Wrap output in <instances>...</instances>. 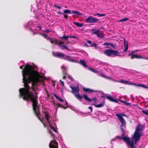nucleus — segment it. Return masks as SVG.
Listing matches in <instances>:
<instances>
[{
  "mask_svg": "<svg viewBox=\"0 0 148 148\" xmlns=\"http://www.w3.org/2000/svg\"><path fill=\"white\" fill-rule=\"evenodd\" d=\"M60 82H61L62 86H64V82L63 81H62L61 79L60 80Z\"/></svg>",
  "mask_w": 148,
  "mask_h": 148,
  "instance_id": "nucleus-41",
  "label": "nucleus"
},
{
  "mask_svg": "<svg viewBox=\"0 0 148 148\" xmlns=\"http://www.w3.org/2000/svg\"><path fill=\"white\" fill-rule=\"evenodd\" d=\"M92 34H96L97 37L99 38H103V36L102 35L101 33L100 30L92 29H91Z\"/></svg>",
  "mask_w": 148,
  "mask_h": 148,
  "instance_id": "nucleus-10",
  "label": "nucleus"
},
{
  "mask_svg": "<svg viewBox=\"0 0 148 148\" xmlns=\"http://www.w3.org/2000/svg\"><path fill=\"white\" fill-rule=\"evenodd\" d=\"M60 47L62 50L66 49L68 50H69L70 49L69 48L67 47L66 45H62Z\"/></svg>",
  "mask_w": 148,
  "mask_h": 148,
  "instance_id": "nucleus-24",
  "label": "nucleus"
},
{
  "mask_svg": "<svg viewBox=\"0 0 148 148\" xmlns=\"http://www.w3.org/2000/svg\"><path fill=\"white\" fill-rule=\"evenodd\" d=\"M142 112L144 114L148 116V110H142Z\"/></svg>",
  "mask_w": 148,
  "mask_h": 148,
  "instance_id": "nucleus-32",
  "label": "nucleus"
},
{
  "mask_svg": "<svg viewBox=\"0 0 148 148\" xmlns=\"http://www.w3.org/2000/svg\"><path fill=\"white\" fill-rule=\"evenodd\" d=\"M67 60L68 61H70V62H75V60H72L71 59H67Z\"/></svg>",
  "mask_w": 148,
  "mask_h": 148,
  "instance_id": "nucleus-39",
  "label": "nucleus"
},
{
  "mask_svg": "<svg viewBox=\"0 0 148 148\" xmlns=\"http://www.w3.org/2000/svg\"><path fill=\"white\" fill-rule=\"evenodd\" d=\"M65 102H66L65 103V105H68V103H67V101L66 100H65Z\"/></svg>",
  "mask_w": 148,
  "mask_h": 148,
  "instance_id": "nucleus-60",
  "label": "nucleus"
},
{
  "mask_svg": "<svg viewBox=\"0 0 148 148\" xmlns=\"http://www.w3.org/2000/svg\"><path fill=\"white\" fill-rule=\"evenodd\" d=\"M37 27L39 28L40 30H41V27L40 26H39L38 27Z\"/></svg>",
  "mask_w": 148,
  "mask_h": 148,
  "instance_id": "nucleus-59",
  "label": "nucleus"
},
{
  "mask_svg": "<svg viewBox=\"0 0 148 148\" xmlns=\"http://www.w3.org/2000/svg\"><path fill=\"white\" fill-rule=\"evenodd\" d=\"M38 102L32 103V106L33 107V109L35 115L37 117L38 119L43 124L44 122H43V121L41 120L39 116V115L40 114L39 112V108L38 106Z\"/></svg>",
  "mask_w": 148,
  "mask_h": 148,
  "instance_id": "nucleus-3",
  "label": "nucleus"
},
{
  "mask_svg": "<svg viewBox=\"0 0 148 148\" xmlns=\"http://www.w3.org/2000/svg\"><path fill=\"white\" fill-rule=\"evenodd\" d=\"M87 42L89 44H91V41L90 40H88L87 41Z\"/></svg>",
  "mask_w": 148,
  "mask_h": 148,
  "instance_id": "nucleus-55",
  "label": "nucleus"
},
{
  "mask_svg": "<svg viewBox=\"0 0 148 148\" xmlns=\"http://www.w3.org/2000/svg\"><path fill=\"white\" fill-rule=\"evenodd\" d=\"M110 43L109 42H106L105 43L103 44V45H107V46H110Z\"/></svg>",
  "mask_w": 148,
  "mask_h": 148,
  "instance_id": "nucleus-40",
  "label": "nucleus"
},
{
  "mask_svg": "<svg viewBox=\"0 0 148 148\" xmlns=\"http://www.w3.org/2000/svg\"><path fill=\"white\" fill-rule=\"evenodd\" d=\"M50 39L51 40L52 39L51 38H47V40H49Z\"/></svg>",
  "mask_w": 148,
  "mask_h": 148,
  "instance_id": "nucleus-61",
  "label": "nucleus"
},
{
  "mask_svg": "<svg viewBox=\"0 0 148 148\" xmlns=\"http://www.w3.org/2000/svg\"><path fill=\"white\" fill-rule=\"evenodd\" d=\"M123 44L125 48V49L124 50V52H126L127 51L128 49V44L127 42L125 40V39L124 40Z\"/></svg>",
  "mask_w": 148,
  "mask_h": 148,
  "instance_id": "nucleus-17",
  "label": "nucleus"
},
{
  "mask_svg": "<svg viewBox=\"0 0 148 148\" xmlns=\"http://www.w3.org/2000/svg\"><path fill=\"white\" fill-rule=\"evenodd\" d=\"M64 13L65 14L69 13L70 14L74 13L77 14L78 15H80L81 16L83 15V14L81 13L78 11L74 10L71 11V10H64Z\"/></svg>",
  "mask_w": 148,
  "mask_h": 148,
  "instance_id": "nucleus-12",
  "label": "nucleus"
},
{
  "mask_svg": "<svg viewBox=\"0 0 148 148\" xmlns=\"http://www.w3.org/2000/svg\"><path fill=\"white\" fill-rule=\"evenodd\" d=\"M69 38H76L75 36H69Z\"/></svg>",
  "mask_w": 148,
  "mask_h": 148,
  "instance_id": "nucleus-56",
  "label": "nucleus"
},
{
  "mask_svg": "<svg viewBox=\"0 0 148 148\" xmlns=\"http://www.w3.org/2000/svg\"><path fill=\"white\" fill-rule=\"evenodd\" d=\"M23 66V65H22L21 66H20V68L21 69H23V67H22Z\"/></svg>",
  "mask_w": 148,
  "mask_h": 148,
  "instance_id": "nucleus-62",
  "label": "nucleus"
},
{
  "mask_svg": "<svg viewBox=\"0 0 148 148\" xmlns=\"http://www.w3.org/2000/svg\"><path fill=\"white\" fill-rule=\"evenodd\" d=\"M93 72L95 73H97L98 72V71L96 70L93 69Z\"/></svg>",
  "mask_w": 148,
  "mask_h": 148,
  "instance_id": "nucleus-51",
  "label": "nucleus"
},
{
  "mask_svg": "<svg viewBox=\"0 0 148 148\" xmlns=\"http://www.w3.org/2000/svg\"><path fill=\"white\" fill-rule=\"evenodd\" d=\"M70 87L72 89V91L71 92L75 96L76 98L80 101H82L83 95L81 96L78 93L79 91V87L77 86L76 87H73L71 86H70Z\"/></svg>",
  "mask_w": 148,
  "mask_h": 148,
  "instance_id": "nucleus-2",
  "label": "nucleus"
},
{
  "mask_svg": "<svg viewBox=\"0 0 148 148\" xmlns=\"http://www.w3.org/2000/svg\"><path fill=\"white\" fill-rule=\"evenodd\" d=\"M54 96L55 97L59 99V100L60 101V102H64V101L63 100V99H62L61 98H60V97H58L56 94H54Z\"/></svg>",
  "mask_w": 148,
  "mask_h": 148,
  "instance_id": "nucleus-28",
  "label": "nucleus"
},
{
  "mask_svg": "<svg viewBox=\"0 0 148 148\" xmlns=\"http://www.w3.org/2000/svg\"><path fill=\"white\" fill-rule=\"evenodd\" d=\"M143 59L148 60V58H143Z\"/></svg>",
  "mask_w": 148,
  "mask_h": 148,
  "instance_id": "nucleus-63",
  "label": "nucleus"
},
{
  "mask_svg": "<svg viewBox=\"0 0 148 148\" xmlns=\"http://www.w3.org/2000/svg\"><path fill=\"white\" fill-rule=\"evenodd\" d=\"M64 44V42H62V41H59V44L58 46L59 47H60L62 46L61 45L62 44Z\"/></svg>",
  "mask_w": 148,
  "mask_h": 148,
  "instance_id": "nucleus-34",
  "label": "nucleus"
},
{
  "mask_svg": "<svg viewBox=\"0 0 148 148\" xmlns=\"http://www.w3.org/2000/svg\"><path fill=\"white\" fill-rule=\"evenodd\" d=\"M49 146L50 148H58V143L55 139L51 141Z\"/></svg>",
  "mask_w": 148,
  "mask_h": 148,
  "instance_id": "nucleus-11",
  "label": "nucleus"
},
{
  "mask_svg": "<svg viewBox=\"0 0 148 148\" xmlns=\"http://www.w3.org/2000/svg\"><path fill=\"white\" fill-rule=\"evenodd\" d=\"M118 82L124 84H126L129 83V81H128L125 80L123 79H122L120 81H118Z\"/></svg>",
  "mask_w": 148,
  "mask_h": 148,
  "instance_id": "nucleus-26",
  "label": "nucleus"
},
{
  "mask_svg": "<svg viewBox=\"0 0 148 148\" xmlns=\"http://www.w3.org/2000/svg\"><path fill=\"white\" fill-rule=\"evenodd\" d=\"M116 138L118 139H122L123 141H125L127 144L130 140L129 138L127 136L122 137L119 136H117Z\"/></svg>",
  "mask_w": 148,
  "mask_h": 148,
  "instance_id": "nucleus-13",
  "label": "nucleus"
},
{
  "mask_svg": "<svg viewBox=\"0 0 148 148\" xmlns=\"http://www.w3.org/2000/svg\"><path fill=\"white\" fill-rule=\"evenodd\" d=\"M50 41L51 44H53L54 42V39L53 40H52L51 39L50 40Z\"/></svg>",
  "mask_w": 148,
  "mask_h": 148,
  "instance_id": "nucleus-53",
  "label": "nucleus"
},
{
  "mask_svg": "<svg viewBox=\"0 0 148 148\" xmlns=\"http://www.w3.org/2000/svg\"><path fill=\"white\" fill-rule=\"evenodd\" d=\"M73 24L76 26L79 27H81L83 26V24L82 23H80L79 22H74Z\"/></svg>",
  "mask_w": 148,
  "mask_h": 148,
  "instance_id": "nucleus-23",
  "label": "nucleus"
},
{
  "mask_svg": "<svg viewBox=\"0 0 148 148\" xmlns=\"http://www.w3.org/2000/svg\"><path fill=\"white\" fill-rule=\"evenodd\" d=\"M134 140H132L130 141L127 144L131 148H136L135 147H134V144H135Z\"/></svg>",
  "mask_w": 148,
  "mask_h": 148,
  "instance_id": "nucleus-14",
  "label": "nucleus"
},
{
  "mask_svg": "<svg viewBox=\"0 0 148 148\" xmlns=\"http://www.w3.org/2000/svg\"><path fill=\"white\" fill-rule=\"evenodd\" d=\"M44 114L45 115V117L46 118L47 121L49 123V116L48 113L46 112H44Z\"/></svg>",
  "mask_w": 148,
  "mask_h": 148,
  "instance_id": "nucleus-22",
  "label": "nucleus"
},
{
  "mask_svg": "<svg viewBox=\"0 0 148 148\" xmlns=\"http://www.w3.org/2000/svg\"><path fill=\"white\" fill-rule=\"evenodd\" d=\"M84 45L85 46H86V47H90V45L88 46L86 44H84Z\"/></svg>",
  "mask_w": 148,
  "mask_h": 148,
  "instance_id": "nucleus-57",
  "label": "nucleus"
},
{
  "mask_svg": "<svg viewBox=\"0 0 148 148\" xmlns=\"http://www.w3.org/2000/svg\"><path fill=\"white\" fill-rule=\"evenodd\" d=\"M134 58L143 59V57L141 55L138 56L137 54H133V55H132V56L131 57V59H133Z\"/></svg>",
  "mask_w": 148,
  "mask_h": 148,
  "instance_id": "nucleus-18",
  "label": "nucleus"
},
{
  "mask_svg": "<svg viewBox=\"0 0 148 148\" xmlns=\"http://www.w3.org/2000/svg\"><path fill=\"white\" fill-rule=\"evenodd\" d=\"M61 68L63 69L62 71L63 72V73H64V74H65V72L66 71V69L63 66H62Z\"/></svg>",
  "mask_w": 148,
  "mask_h": 148,
  "instance_id": "nucleus-35",
  "label": "nucleus"
},
{
  "mask_svg": "<svg viewBox=\"0 0 148 148\" xmlns=\"http://www.w3.org/2000/svg\"><path fill=\"white\" fill-rule=\"evenodd\" d=\"M83 97L85 100L88 102H91L92 101H93L94 103H97L98 102L97 99L96 97H94L90 99L88 98L87 95L86 94H84L83 95Z\"/></svg>",
  "mask_w": 148,
  "mask_h": 148,
  "instance_id": "nucleus-9",
  "label": "nucleus"
},
{
  "mask_svg": "<svg viewBox=\"0 0 148 148\" xmlns=\"http://www.w3.org/2000/svg\"><path fill=\"white\" fill-rule=\"evenodd\" d=\"M132 84V85L135 86L136 87L141 86L145 88H148V86H146L144 84H137L135 83H133Z\"/></svg>",
  "mask_w": 148,
  "mask_h": 148,
  "instance_id": "nucleus-19",
  "label": "nucleus"
},
{
  "mask_svg": "<svg viewBox=\"0 0 148 148\" xmlns=\"http://www.w3.org/2000/svg\"><path fill=\"white\" fill-rule=\"evenodd\" d=\"M119 101H121V102L122 103H124V104H125V101H123V100H120V99H119Z\"/></svg>",
  "mask_w": 148,
  "mask_h": 148,
  "instance_id": "nucleus-50",
  "label": "nucleus"
},
{
  "mask_svg": "<svg viewBox=\"0 0 148 148\" xmlns=\"http://www.w3.org/2000/svg\"><path fill=\"white\" fill-rule=\"evenodd\" d=\"M69 38V36H64L62 37H60V38L62 39H65L66 40H67L68 39V38Z\"/></svg>",
  "mask_w": 148,
  "mask_h": 148,
  "instance_id": "nucleus-27",
  "label": "nucleus"
},
{
  "mask_svg": "<svg viewBox=\"0 0 148 148\" xmlns=\"http://www.w3.org/2000/svg\"><path fill=\"white\" fill-rule=\"evenodd\" d=\"M123 115L124 116V114H116V116L118 118L119 120L120 121L121 123V125H120L121 129L122 132V133L123 135L125 134V132L124 130L123 127V125H125V121L123 117L122 116Z\"/></svg>",
  "mask_w": 148,
  "mask_h": 148,
  "instance_id": "nucleus-5",
  "label": "nucleus"
},
{
  "mask_svg": "<svg viewBox=\"0 0 148 148\" xmlns=\"http://www.w3.org/2000/svg\"><path fill=\"white\" fill-rule=\"evenodd\" d=\"M22 73L24 88L19 89V97H22L23 100L26 101L30 100L32 103H38L37 93H34L30 90L32 89L35 91V86L39 82L38 72L34 70L32 66L26 64L22 70Z\"/></svg>",
  "mask_w": 148,
  "mask_h": 148,
  "instance_id": "nucleus-1",
  "label": "nucleus"
},
{
  "mask_svg": "<svg viewBox=\"0 0 148 148\" xmlns=\"http://www.w3.org/2000/svg\"><path fill=\"white\" fill-rule=\"evenodd\" d=\"M129 19V18H123L119 20L118 21L119 22H123V21H126L128 20Z\"/></svg>",
  "mask_w": 148,
  "mask_h": 148,
  "instance_id": "nucleus-30",
  "label": "nucleus"
},
{
  "mask_svg": "<svg viewBox=\"0 0 148 148\" xmlns=\"http://www.w3.org/2000/svg\"><path fill=\"white\" fill-rule=\"evenodd\" d=\"M100 76L103 78H106V75L103 73H101L100 74Z\"/></svg>",
  "mask_w": 148,
  "mask_h": 148,
  "instance_id": "nucleus-37",
  "label": "nucleus"
},
{
  "mask_svg": "<svg viewBox=\"0 0 148 148\" xmlns=\"http://www.w3.org/2000/svg\"><path fill=\"white\" fill-rule=\"evenodd\" d=\"M40 34L41 36H42L44 37L45 38H47L48 37V36L46 34H42L41 33H40Z\"/></svg>",
  "mask_w": 148,
  "mask_h": 148,
  "instance_id": "nucleus-33",
  "label": "nucleus"
},
{
  "mask_svg": "<svg viewBox=\"0 0 148 148\" xmlns=\"http://www.w3.org/2000/svg\"><path fill=\"white\" fill-rule=\"evenodd\" d=\"M104 105V102L101 103H99L98 105H96V104H92V105H94L95 106V107L96 108H101V107L103 106Z\"/></svg>",
  "mask_w": 148,
  "mask_h": 148,
  "instance_id": "nucleus-21",
  "label": "nucleus"
},
{
  "mask_svg": "<svg viewBox=\"0 0 148 148\" xmlns=\"http://www.w3.org/2000/svg\"><path fill=\"white\" fill-rule=\"evenodd\" d=\"M99 21V20L97 18L91 16H89L85 19L86 22L89 23H97Z\"/></svg>",
  "mask_w": 148,
  "mask_h": 148,
  "instance_id": "nucleus-8",
  "label": "nucleus"
},
{
  "mask_svg": "<svg viewBox=\"0 0 148 148\" xmlns=\"http://www.w3.org/2000/svg\"><path fill=\"white\" fill-rule=\"evenodd\" d=\"M58 14H62V15H64V17L65 18L67 19L68 18V16L67 15L65 14L64 13H63L62 12H61L60 11H59L57 12Z\"/></svg>",
  "mask_w": 148,
  "mask_h": 148,
  "instance_id": "nucleus-25",
  "label": "nucleus"
},
{
  "mask_svg": "<svg viewBox=\"0 0 148 148\" xmlns=\"http://www.w3.org/2000/svg\"><path fill=\"white\" fill-rule=\"evenodd\" d=\"M90 47H96V44L94 42L93 44L91 45H90Z\"/></svg>",
  "mask_w": 148,
  "mask_h": 148,
  "instance_id": "nucleus-38",
  "label": "nucleus"
},
{
  "mask_svg": "<svg viewBox=\"0 0 148 148\" xmlns=\"http://www.w3.org/2000/svg\"><path fill=\"white\" fill-rule=\"evenodd\" d=\"M68 76L69 77H70V79L71 81H73L74 80V79L73 77H71L70 76H69V75H68Z\"/></svg>",
  "mask_w": 148,
  "mask_h": 148,
  "instance_id": "nucleus-47",
  "label": "nucleus"
},
{
  "mask_svg": "<svg viewBox=\"0 0 148 148\" xmlns=\"http://www.w3.org/2000/svg\"><path fill=\"white\" fill-rule=\"evenodd\" d=\"M110 46L112 47H114V46L113 44L110 43Z\"/></svg>",
  "mask_w": 148,
  "mask_h": 148,
  "instance_id": "nucleus-52",
  "label": "nucleus"
},
{
  "mask_svg": "<svg viewBox=\"0 0 148 148\" xmlns=\"http://www.w3.org/2000/svg\"><path fill=\"white\" fill-rule=\"evenodd\" d=\"M53 55L56 57L64 59H65V57L66 58H68L70 57L69 56H66L63 53L59 52L53 53Z\"/></svg>",
  "mask_w": 148,
  "mask_h": 148,
  "instance_id": "nucleus-7",
  "label": "nucleus"
},
{
  "mask_svg": "<svg viewBox=\"0 0 148 148\" xmlns=\"http://www.w3.org/2000/svg\"><path fill=\"white\" fill-rule=\"evenodd\" d=\"M68 107V106H66V107H65V106H61V108H63L64 109H66Z\"/></svg>",
  "mask_w": 148,
  "mask_h": 148,
  "instance_id": "nucleus-46",
  "label": "nucleus"
},
{
  "mask_svg": "<svg viewBox=\"0 0 148 148\" xmlns=\"http://www.w3.org/2000/svg\"><path fill=\"white\" fill-rule=\"evenodd\" d=\"M83 91L86 92L91 93L92 92H95L96 91L95 90L89 88H83Z\"/></svg>",
  "mask_w": 148,
  "mask_h": 148,
  "instance_id": "nucleus-15",
  "label": "nucleus"
},
{
  "mask_svg": "<svg viewBox=\"0 0 148 148\" xmlns=\"http://www.w3.org/2000/svg\"><path fill=\"white\" fill-rule=\"evenodd\" d=\"M79 63L84 67H87V66L86 64V62L84 60H81L79 61Z\"/></svg>",
  "mask_w": 148,
  "mask_h": 148,
  "instance_id": "nucleus-20",
  "label": "nucleus"
},
{
  "mask_svg": "<svg viewBox=\"0 0 148 148\" xmlns=\"http://www.w3.org/2000/svg\"><path fill=\"white\" fill-rule=\"evenodd\" d=\"M104 53L108 56H113L115 57L116 56H121L119 54V52L116 51L114 50L110 49H107L103 51Z\"/></svg>",
  "mask_w": 148,
  "mask_h": 148,
  "instance_id": "nucleus-4",
  "label": "nucleus"
},
{
  "mask_svg": "<svg viewBox=\"0 0 148 148\" xmlns=\"http://www.w3.org/2000/svg\"><path fill=\"white\" fill-rule=\"evenodd\" d=\"M44 31L45 32H47L48 33L50 32V31L49 29H46L45 30H44Z\"/></svg>",
  "mask_w": 148,
  "mask_h": 148,
  "instance_id": "nucleus-45",
  "label": "nucleus"
},
{
  "mask_svg": "<svg viewBox=\"0 0 148 148\" xmlns=\"http://www.w3.org/2000/svg\"><path fill=\"white\" fill-rule=\"evenodd\" d=\"M57 106H58V107H57V108H58V107H60L61 108V106H62V105L60 104L59 103H58L56 105Z\"/></svg>",
  "mask_w": 148,
  "mask_h": 148,
  "instance_id": "nucleus-44",
  "label": "nucleus"
},
{
  "mask_svg": "<svg viewBox=\"0 0 148 148\" xmlns=\"http://www.w3.org/2000/svg\"><path fill=\"white\" fill-rule=\"evenodd\" d=\"M49 127L51 129L53 130L55 132H58V131L55 129L53 126L51 125L49 123Z\"/></svg>",
  "mask_w": 148,
  "mask_h": 148,
  "instance_id": "nucleus-29",
  "label": "nucleus"
},
{
  "mask_svg": "<svg viewBox=\"0 0 148 148\" xmlns=\"http://www.w3.org/2000/svg\"><path fill=\"white\" fill-rule=\"evenodd\" d=\"M54 42L56 45H58L59 41L57 39H54Z\"/></svg>",
  "mask_w": 148,
  "mask_h": 148,
  "instance_id": "nucleus-36",
  "label": "nucleus"
},
{
  "mask_svg": "<svg viewBox=\"0 0 148 148\" xmlns=\"http://www.w3.org/2000/svg\"><path fill=\"white\" fill-rule=\"evenodd\" d=\"M97 16L98 17H103L105 16L106 15V14H100L99 13H97Z\"/></svg>",
  "mask_w": 148,
  "mask_h": 148,
  "instance_id": "nucleus-31",
  "label": "nucleus"
},
{
  "mask_svg": "<svg viewBox=\"0 0 148 148\" xmlns=\"http://www.w3.org/2000/svg\"><path fill=\"white\" fill-rule=\"evenodd\" d=\"M125 104L127 106H130L131 104V103H127V102H125Z\"/></svg>",
  "mask_w": 148,
  "mask_h": 148,
  "instance_id": "nucleus-49",
  "label": "nucleus"
},
{
  "mask_svg": "<svg viewBox=\"0 0 148 148\" xmlns=\"http://www.w3.org/2000/svg\"><path fill=\"white\" fill-rule=\"evenodd\" d=\"M54 6L56 7L57 8H58V9H61V6H57L56 5H54Z\"/></svg>",
  "mask_w": 148,
  "mask_h": 148,
  "instance_id": "nucleus-43",
  "label": "nucleus"
},
{
  "mask_svg": "<svg viewBox=\"0 0 148 148\" xmlns=\"http://www.w3.org/2000/svg\"><path fill=\"white\" fill-rule=\"evenodd\" d=\"M132 55H133V52L131 51L129 54L128 56H131V57H132Z\"/></svg>",
  "mask_w": 148,
  "mask_h": 148,
  "instance_id": "nucleus-42",
  "label": "nucleus"
},
{
  "mask_svg": "<svg viewBox=\"0 0 148 148\" xmlns=\"http://www.w3.org/2000/svg\"><path fill=\"white\" fill-rule=\"evenodd\" d=\"M37 34V33L36 32H34V33H33V35H34L35 34Z\"/></svg>",
  "mask_w": 148,
  "mask_h": 148,
  "instance_id": "nucleus-64",
  "label": "nucleus"
},
{
  "mask_svg": "<svg viewBox=\"0 0 148 148\" xmlns=\"http://www.w3.org/2000/svg\"><path fill=\"white\" fill-rule=\"evenodd\" d=\"M138 51V50H136V51H132V52H133V54H134V53L136 52H137Z\"/></svg>",
  "mask_w": 148,
  "mask_h": 148,
  "instance_id": "nucleus-54",
  "label": "nucleus"
},
{
  "mask_svg": "<svg viewBox=\"0 0 148 148\" xmlns=\"http://www.w3.org/2000/svg\"><path fill=\"white\" fill-rule=\"evenodd\" d=\"M140 127H137L133 137V139H134L135 145H136L137 142L140 140V138L141 136L140 133Z\"/></svg>",
  "mask_w": 148,
  "mask_h": 148,
  "instance_id": "nucleus-6",
  "label": "nucleus"
},
{
  "mask_svg": "<svg viewBox=\"0 0 148 148\" xmlns=\"http://www.w3.org/2000/svg\"><path fill=\"white\" fill-rule=\"evenodd\" d=\"M89 69H90V71H91L92 72H93V70L94 69H93L92 68H89Z\"/></svg>",
  "mask_w": 148,
  "mask_h": 148,
  "instance_id": "nucleus-58",
  "label": "nucleus"
},
{
  "mask_svg": "<svg viewBox=\"0 0 148 148\" xmlns=\"http://www.w3.org/2000/svg\"><path fill=\"white\" fill-rule=\"evenodd\" d=\"M105 97L108 100H110L112 102H114L116 103H118V101L117 100L114 99L111 97L108 96L106 97Z\"/></svg>",
  "mask_w": 148,
  "mask_h": 148,
  "instance_id": "nucleus-16",
  "label": "nucleus"
},
{
  "mask_svg": "<svg viewBox=\"0 0 148 148\" xmlns=\"http://www.w3.org/2000/svg\"><path fill=\"white\" fill-rule=\"evenodd\" d=\"M88 108L90 109L91 110V112H92V107L91 106H89L88 107Z\"/></svg>",
  "mask_w": 148,
  "mask_h": 148,
  "instance_id": "nucleus-48",
  "label": "nucleus"
}]
</instances>
